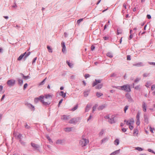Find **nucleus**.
I'll return each mask as SVG.
<instances>
[{
    "instance_id": "obj_50",
    "label": "nucleus",
    "mask_w": 155,
    "mask_h": 155,
    "mask_svg": "<svg viewBox=\"0 0 155 155\" xmlns=\"http://www.w3.org/2000/svg\"><path fill=\"white\" fill-rule=\"evenodd\" d=\"M140 78H137L135 80L134 82L135 83L138 82L140 80Z\"/></svg>"
},
{
    "instance_id": "obj_31",
    "label": "nucleus",
    "mask_w": 155,
    "mask_h": 155,
    "mask_svg": "<svg viewBox=\"0 0 155 155\" xmlns=\"http://www.w3.org/2000/svg\"><path fill=\"white\" fill-rule=\"evenodd\" d=\"M47 79V78H46L43 80L39 84V85H43L45 84V82L46 79Z\"/></svg>"
},
{
    "instance_id": "obj_55",
    "label": "nucleus",
    "mask_w": 155,
    "mask_h": 155,
    "mask_svg": "<svg viewBox=\"0 0 155 155\" xmlns=\"http://www.w3.org/2000/svg\"><path fill=\"white\" fill-rule=\"evenodd\" d=\"M134 88L135 89H136L137 90H138L140 89V86H139V85L137 86H136Z\"/></svg>"
},
{
    "instance_id": "obj_34",
    "label": "nucleus",
    "mask_w": 155,
    "mask_h": 155,
    "mask_svg": "<svg viewBox=\"0 0 155 155\" xmlns=\"http://www.w3.org/2000/svg\"><path fill=\"white\" fill-rule=\"evenodd\" d=\"M140 113L139 112H138L136 115L137 120H140Z\"/></svg>"
},
{
    "instance_id": "obj_23",
    "label": "nucleus",
    "mask_w": 155,
    "mask_h": 155,
    "mask_svg": "<svg viewBox=\"0 0 155 155\" xmlns=\"http://www.w3.org/2000/svg\"><path fill=\"white\" fill-rule=\"evenodd\" d=\"M103 84H98L97 86H96L95 87L96 89H100L102 88Z\"/></svg>"
},
{
    "instance_id": "obj_40",
    "label": "nucleus",
    "mask_w": 155,
    "mask_h": 155,
    "mask_svg": "<svg viewBox=\"0 0 155 155\" xmlns=\"http://www.w3.org/2000/svg\"><path fill=\"white\" fill-rule=\"evenodd\" d=\"M154 130L155 129L154 128H152L151 126L150 127V130L152 133H153V130Z\"/></svg>"
},
{
    "instance_id": "obj_36",
    "label": "nucleus",
    "mask_w": 155,
    "mask_h": 155,
    "mask_svg": "<svg viewBox=\"0 0 155 155\" xmlns=\"http://www.w3.org/2000/svg\"><path fill=\"white\" fill-rule=\"evenodd\" d=\"M63 142L62 140H58L56 141V143L57 144H61Z\"/></svg>"
},
{
    "instance_id": "obj_43",
    "label": "nucleus",
    "mask_w": 155,
    "mask_h": 155,
    "mask_svg": "<svg viewBox=\"0 0 155 155\" xmlns=\"http://www.w3.org/2000/svg\"><path fill=\"white\" fill-rule=\"evenodd\" d=\"M46 138L50 142H52L50 138V137L48 135H47L46 136Z\"/></svg>"
},
{
    "instance_id": "obj_27",
    "label": "nucleus",
    "mask_w": 155,
    "mask_h": 155,
    "mask_svg": "<svg viewBox=\"0 0 155 155\" xmlns=\"http://www.w3.org/2000/svg\"><path fill=\"white\" fill-rule=\"evenodd\" d=\"M66 63L70 68H71L72 67L73 64L72 63H70L68 61H67Z\"/></svg>"
},
{
    "instance_id": "obj_26",
    "label": "nucleus",
    "mask_w": 155,
    "mask_h": 155,
    "mask_svg": "<svg viewBox=\"0 0 155 155\" xmlns=\"http://www.w3.org/2000/svg\"><path fill=\"white\" fill-rule=\"evenodd\" d=\"M90 90H88L87 91H84V95L85 97H87L88 95L89 92H90Z\"/></svg>"
},
{
    "instance_id": "obj_58",
    "label": "nucleus",
    "mask_w": 155,
    "mask_h": 155,
    "mask_svg": "<svg viewBox=\"0 0 155 155\" xmlns=\"http://www.w3.org/2000/svg\"><path fill=\"white\" fill-rule=\"evenodd\" d=\"M36 59H37V57H35L34 58V59H33V60L32 61V64H33V63H35V62Z\"/></svg>"
},
{
    "instance_id": "obj_57",
    "label": "nucleus",
    "mask_w": 155,
    "mask_h": 155,
    "mask_svg": "<svg viewBox=\"0 0 155 155\" xmlns=\"http://www.w3.org/2000/svg\"><path fill=\"white\" fill-rule=\"evenodd\" d=\"M150 85V83L147 82L146 85V86L147 87H148Z\"/></svg>"
},
{
    "instance_id": "obj_16",
    "label": "nucleus",
    "mask_w": 155,
    "mask_h": 155,
    "mask_svg": "<svg viewBox=\"0 0 155 155\" xmlns=\"http://www.w3.org/2000/svg\"><path fill=\"white\" fill-rule=\"evenodd\" d=\"M106 105L105 104L100 106L97 108V109L99 110H101L104 108L106 107Z\"/></svg>"
},
{
    "instance_id": "obj_24",
    "label": "nucleus",
    "mask_w": 155,
    "mask_h": 155,
    "mask_svg": "<svg viewBox=\"0 0 155 155\" xmlns=\"http://www.w3.org/2000/svg\"><path fill=\"white\" fill-rule=\"evenodd\" d=\"M72 127H67L64 129V130L66 132H70L72 130Z\"/></svg>"
},
{
    "instance_id": "obj_44",
    "label": "nucleus",
    "mask_w": 155,
    "mask_h": 155,
    "mask_svg": "<svg viewBox=\"0 0 155 155\" xmlns=\"http://www.w3.org/2000/svg\"><path fill=\"white\" fill-rule=\"evenodd\" d=\"M39 101V99L38 98V97L35 98L34 99V102L35 103H38V102Z\"/></svg>"
},
{
    "instance_id": "obj_59",
    "label": "nucleus",
    "mask_w": 155,
    "mask_h": 155,
    "mask_svg": "<svg viewBox=\"0 0 155 155\" xmlns=\"http://www.w3.org/2000/svg\"><path fill=\"white\" fill-rule=\"evenodd\" d=\"M136 149L139 151H142L143 150V149L140 147H137L136 148Z\"/></svg>"
},
{
    "instance_id": "obj_10",
    "label": "nucleus",
    "mask_w": 155,
    "mask_h": 155,
    "mask_svg": "<svg viewBox=\"0 0 155 155\" xmlns=\"http://www.w3.org/2000/svg\"><path fill=\"white\" fill-rule=\"evenodd\" d=\"M71 117L70 115L67 116L65 115H63L61 117V119L67 120Z\"/></svg>"
},
{
    "instance_id": "obj_39",
    "label": "nucleus",
    "mask_w": 155,
    "mask_h": 155,
    "mask_svg": "<svg viewBox=\"0 0 155 155\" xmlns=\"http://www.w3.org/2000/svg\"><path fill=\"white\" fill-rule=\"evenodd\" d=\"M78 105L77 104L74 107L72 108V110L73 111H74L75 110H76L78 108Z\"/></svg>"
},
{
    "instance_id": "obj_51",
    "label": "nucleus",
    "mask_w": 155,
    "mask_h": 155,
    "mask_svg": "<svg viewBox=\"0 0 155 155\" xmlns=\"http://www.w3.org/2000/svg\"><path fill=\"white\" fill-rule=\"evenodd\" d=\"M136 124L137 126L139 125L140 124V120H137Z\"/></svg>"
},
{
    "instance_id": "obj_33",
    "label": "nucleus",
    "mask_w": 155,
    "mask_h": 155,
    "mask_svg": "<svg viewBox=\"0 0 155 155\" xmlns=\"http://www.w3.org/2000/svg\"><path fill=\"white\" fill-rule=\"evenodd\" d=\"M19 141L21 144L23 146H25L26 143L25 142L22 141L21 139L19 140Z\"/></svg>"
},
{
    "instance_id": "obj_4",
    "label": "nucleus",
    "mask_w": 155,
    "mask_h": 155,
    "mask_svg": "<svg viewBox=\"0 0 155 155\" xmlns=\"http://www.w3.org/2000/svg\"><path fill=\"white\" fill-rule=\"evenodd\" d=\"M88 143V140L85 138H82L79 142L80 145L82 147L86 146Z\"/></svg>"
},
{
    "instance_id": "obj_63",
    "label": "nucleus",
    "mask_w": 155,
    "mask_h": 155,
    "mask_svg": "<svg viewBox=\"0 0 155 155\" xmlns=\"http://www.w3.org/2000/svg\"><path fill=\"white\" fill-rule=\"evenodd\" d=\"M122 130L123 132H125L127 131V129L125 128H123L122 129Z\"/></svg>"
},
{
    "instance_id": "obj_35",
    "label": "nucleus",
    "mask_w": 155,
    "mask_h": 155,
    "mask_svg": "<svg viewBox=\"0 0 155 155\" xmlns=\"http://www.w3.org/2000/svg\"><path fill=\"white\" fill-rule=\"evenodd\" d=\"M107 55L110 58H112L113 57V55H112V54L110 53V52H108L107 54Z\"/></svg>"
},
{
    "instance_id": "obj_29",
    "label": "nucleus",
    "mask_w": 155,
    "mask_h": 155,
    "mask_svg": "<svg viewBox=\"0 0 155 155\" xmlns=\"http://www.w3.org/2000/svg\"><path fill=\"white\" fill-rule=\"evenodd\" d=\"M114 144H115L117 145L119 144V141L118 139H116L114 141Z\"/></svg>"
},
{
    "instance_id": "obj_9",
    "label": "nucleus",
    "mask_w": 155,
    "mask_h": 155,
    "mask_svg": "<svg viewBox=\"0 0 155 155\" xmlns=\"http://www.w3.org/2000/svg\"><path fill=\"white\" fill-rule=\"evenodd\" d=\"M15 137L16 138L21 139V138L22 136V135L18 133V134L14 132L13 133Z\"/></svg>"
},
{
    "instance_id": "obj_60",
    "label": "nucleus",
    "mask_w": 155,
    "mask_h": 155,
    "mask_svg": "<svg viewBox=\"0 0 155 155\" xmlns=\"http://www.w3.org/2000/svg\"><path fill=\"white\" fill-rule=\"evenodd\" d=\"M133 35L132 34H130V36H129V39L130 40V39L132 38H133Z\"/></svg>"
},
{
    "instance_id": "obj_20",
    "label": "nucleus",
    "mask_w": 155,
    "mask_h": 155,
    "mask_svg": "<svg viewBox=\"0 0 155 155\" xmlns=\"http://www.w3.org/2000/svg\"><path fill=\"white\" fill-rule=\"evenodd\" d=\"M17 81H18V84L20 85L21 86L22 85L23 83V81L22 79H21L19 78H18L17 79Z\"/></svg>"
},
{
    "instance_id": "obj_13",
    "label": "nucleus",
    "mask_w": 155,
    "mask_h": 155,
    "mask_svg": "<svg viewBox=\"0 0 155 155\" xmlns=\"http://www.w3.org/2000/svg\"><path fill=\"white\" fill-rule=\"evenodd\" d=\"M25 105H26L27 107H28L31 110H35L34 107L31 104H26Z\"/></svg>"
},
{
    "instance_id": "obj_42",
    "label": "nucleus",
    "mask_w": 155,
    "mask_h": 155,
    "mask_svg": "<svg viewBox=\"0 0 155 155\" xmlns=\"http://www.w3.org/2000/svg\"><path fill=\"white\" fill-rule=\"evenodd\" d=\"M128 107L129 106L128 105H126L124 109V111L125 113L126 112V110L128 109Z\"/></svg>"
},
{
    "instance_id": "obj_19",
    "label": "nucleus",
    "mask_w": 155,
    "mask_h": 155,
    "mask_svg": "<svg viewBox=\"0 0 155 155\" xmlns=\"http://www.w3.org/2000/svg\"><path fill=\"white\" fill-rule=\"evenodd\" d=\"M108 122L110 124H112L115 122L114 118L112 117L111 118H109L108 120Z\"/></svg>"
},
{
    "instance_id": "obj_2",
    "label": "nucleus",
    "mask_w": 155,
    "mask_h": 155,
    "mask_svg": "<svg viewBox=\"0 0 155 155\" xmlns=\"http://www.w3.org/2000/svg\"><path fill=\"white\" fill-rule=\"evenodd\" d=\"M120 89L127 92L131 91V88L129 84H126L120 87Z\"/></svg>"
},
{
    "instance_id": "obj_7",
    "label": "nucleus",
    "mask_w": 155,
    "mask_h": 155,
    "mask_svg": "<svg viewBox=\"0 0 155 155\" xmlns=\"http://www.w3.org/2000/svg\"><path fill=\"white\" fill-rule=\"evenodd\" d=\"M124 122H126V124L127 125H130L133 124L134 123V120L133 119H131L130 121L127 120H124Z\"/></svg>"
},
{
    "instance_id": "obj_54",
    "label": "nucleus",
    "mask_w": 155,
    "mask_h": 155,
    "mask_svg": "<svg viewBox=\"0 0 155 155\" xmlns=\"http://www.w3.org/2000/svg\"><path fill=\"white\" fill-rule=\"evenodd\" d=\"M95 48V47L93 45H92L91 47V50L92 51H93L94 49Z\"/></svg>"
},
{
    "instance_id": "obj_45",
    "label": "nucleus",
    "mask_w": 155,
    "mask_h": 155,
    "mask_svg": "<svg viewBox=\"0 0 155 155\" xmlns=\"http://www.w3.org/2000/svg\"><path fill=\"white\" fill-rule=\"evenodd\" d=\"M25 127L27 129H29L30 128V127L27 124H26Z\"/></svg>"
},
{
    "instance_id": "obj_15",
    "label": "nucleus",
    "mask_w": 155,
    "mask_h": 155,
    "mask_svg": "<svg viewBox=\"0 0 155 155\" xmlns=\"http://www.w3.org/2000/svg\"><path fill=\"white\" fill-rule=\"evenodd\" d=\"M146 107L147 105L145 103L143 102L142 103V108L143 111L144 112H146Z\"/></svg>"
},
{
    "instance_id": "obj_22",
    "label": "nucleus",
    "mask_w": 155,
    "mask_h": 155,
    "mask_svg": "<svg viewBox=\"0 0 155 155\" xmlns=\"http://www.w3.org/2000/svg\"><path fill=\"white\" fill-rule=\"evenodd\" d=\"M120 150L119 149L118 150H117L114 152H113L110 154V155H116L117 154L119 153Z\"/></svg>"
},
{
    "instance_id": "obj_3",
    "label": "nucleus",
    "mask_w": 155,
    "mask_h": 155,
    "mask_svg": "<svg viewBox=\"0 0 155 155\" xmlns=\"http://www.w3.org/2000/svg\"><path fill=\"white\" fill-rule=\"evenodd\" d=\"M30 52H28L27 53L25 52L21 54L18 58V60L20 61L23 58L25 60L26 58L30 54Z\"/></svg>"
},
{
    "instance_id": "obj_37",
    "label": "nucleus",
    "mask_w": 155,
    "mask_h": 155,
    "mask_svg": "<svg viewBox=\"0 0 155 155\" xmlns=\"http://www.w3.org/2000/svg\"><path fill=\"white\" fill-rule=\"evenodd\" d=\"M98 106V105L95 104L93 107V112L96 109L97 107Z\"/></svg>"
},
{
    "instance_id": "obj_62",
    "label": "nucleus",
    "mask_w": 155,
    "mask_h": 155,
    "mask_svg": "<svg viewBox=\"0 0 155 155\" xmlns=\"http://www.w3.org/2000/svg\"><path fill=\"white\" fill-rule=\"evenodd\" d=\"M147 18L150 19L151 18V16L150 15H147Z\"/></svg>"
},
{
    "instance_id": "obj_5",
    "label": "nucleus",
    "mask_w": 155,
    "mask_h": 155,
    "mask_svg": "<svg viewBox=\"0 0 155 155\" xmlns=\"http://www.w3.org/2000/svg\"><path fill=\"white\" fill-rule=\"evenodd\" d=\"M79 120V117L74 118L70 120L69 123L71 124H75L78 122Z\"/></svg>"
},
{
    "instance_id": "obj_6",
    "label": "nucleus",
    "mask_w": 155,
    "mask_h": 155,
    "mask_svg": "<svg viewBox=\"0 0 155 155\" xmlns=\"http://www.w3.org/2000/svg\"><path fill=\"white\" fill-rule=\"evenodd\" d=\"M15 81L14 79H10L8 80L7 82V84L9 87L14 86L15 84Z\"/></svg>"
},
{
    "instance_id": "obj_30",
    "label": "nucleus",
    "mask_w": 155,
    "mask_h": 155,
    "mask_svg": "<svg viewBox=\"0 0 155 155\" xmlns=\"http://www.w3.org/2000/svg\"><path fill=\"white\" fill-rule=\"evenodd\" d=\"M144 121L147 124H148V118L145 115H144Z\"/></svg>"
},
{
    "instance_id": "obj_56",
    "label": "nucleus",
    "mask_w": 155,
    "mask_h": 155,
    "mask_svg": "<svg viewBox=\"0 0 155 155\" xmlns=\"http://www.w3.org/2000/svg\"><path fill=\"white\" fill-rule=\"evenodd\" d=\"M155 88V85L154 84L152 85L151 86V90H153Z\"/></svg>"
},
{
    "instance_id": "obj_21",
    "label": "nucleus",
    "mask_w": 155,
    "mask_h": 155,
    "mask_svg": "<svg viewBox=\"0 0 155 155\" xmlns=\"http://www.w3.org/2000/svg\"><path fill=\"white\" fill-rule=\"evenodd\" d=\"M138 133V130L137 129L135 128L134 130L133 134L134 135L137 136Z\"/></svg>"
},
{
    "instance_id": "obj_61",
    "label": "nucleus",
    "mask_w": 155,
    "mask_h": 155,
    "mask_svg": "<svg viewBox=\"0 0 155 155\" xmlns=\"http://www.w3.org/2000/svg\"><path fill=\"white\" fill-rule=\"evenodd\" d=\"M149 74L144 73L143 74V76L144 77H146L147 76L149 75Z\"/></svg>"
},
{
    "instance_id": "obj_8",
    "label": "nucleus",
    "mask_w": 155,
    "mask_h": 155,
    "mask_svg": "<svg viewBox=\"0 0 155 155\" xmlns=\"http://www.w3.org/2000/svg\"><path fill=\"white\" fill-rule=\"evenodd\" d=\"M125 96L126 97V98L127 99L128 101H129L130 102L133 101V99L132 98L131 96L129 94H126Z\"/></svg>"
},
{
    "instance_id": "obj_38",
    "label": "nucleus",
    "mask_w": 155,
    "mask_h": 155,
    "mask_svg": "<svg viewBox=\"0 0 155 155\" xmlns=\"http://www.w3.org/2000/svg\"><path fill=\"white\" fill-rule=\"evenodd\" d=\"M108 140V138H105L104 139H103L102 140H101V142H102V143H104L106 141H107Z\"/></svg>"
},
{
    "instance_id": "obj_11",
    "label": "nucleus",
    "mask_w": 155,
    "mask_h": 155,
    "mask_svg": "<svg viewBox=\"0 0 155 155\" xmlns=\"http://www.w3.org/2000/svg\"><path fill=\"white\" fill-rule=\"evenodd\" d=\"M133 66H136L137 67H140L143 66V63L142 62H140L136 63L134 64H133Z\"/></svg>"
},
{
    "instance_id": "obj_14",
    "label": "nucleus",
    "mask_w": 155,
    "mask_h": 155,
    "mask_svg": "<svg viewBox=\"0 0 155 155\" xmlns=\"http://www.w3.org/2000/svg\"><path fill=\"white\" fill-rule=\"evenodd\" d=\"M31 145L32 147L35 150L37 149L39 147L38 145L34 143H31Z\"/></svg>"
},
{
    "instance_id": "obj_64",
    "label": "nucleus",
    "mask_w": 155,
    "mask_h": 155,
    "mask_svg": "<svg viewBox=\"0 0 155 155\" xmlns=\"http://www.w3.org/2000/svg\"><path fill=\"white\" fill-rule=\"evenodd\" d=\"M104 133V131L102 130H101V132L99 133V135L100 136H101Z\"/></svg>"
},
{
    "instance_id": "obj_17",
    "label": "nucleus",
    "mask_w": 155,
    "mask_h": 155,
    "mask_svg": "<svg viewBox=\"0 0 155 155\" xmlns=\"http://www.w3.org/2000/svg\"><path fill=\"white\" fill-rule=\"evenodd\" d=\"M61 45L62 47V51L63 52H64L65 51L66 48L65 45L64 43V42H62L61 43Z\"/></svg>"
},
{
    "instance_id": "obj_49",
    "label": "nucleus",
    "mask_w": 155,
    "mask_h": 155,
    "mask_svg": "<svg viewBox=\"0 0 155 155\" xmlns=\"http://www.w3.org/2000/svg\"><path fill=\"white\" fill-rule=\"evenodd\" d=\"M123 7L124 8L125 10L127 8V4L125 3H124L123 5Z\"/></svg>"
},
{
    "instance_id": "obj_12",
    "label": "nucleus",
    "mask_w": 155,
    "mask_h": 155,
    "mask_svg": "<svg viewBox=\"0 0 155 155\" xmlns=\"http://www.w3.org/2000/svg\"><path fill=\"white\" fill-rule=\"evenodd\" d=\"M101 82V80H95V81H94L93 83L92 86L94 87L98 83H100Z\"/></svg>"
},
{
    "instance_id": "obj_46",
    "label": "nucleus",
    "mask_w": 155,
    "mask_h": 155,
    "mask_svg": "<svg viewBox=\"0 0 155 155\" xmlns=\"http://www.w3.org/2000/svg\"><path fill=\"white\" fill-rule=\"evenodd\" d=\"M90 75L89 74H86L85 75V79H87V78L90 77Z\"/></svg>"
},
{
    "instance_id": "obj_1",
    "label": "nucleus",
    "mask_w": 155,
    "mask_h": 155,
    "mask_svg": "<svg viewBox=\"0 0 155 155\" xmlns=\"http://www.w3.org/2000/svg\"><path fill=\"white\" fill-rule=\"evenodd\" d=\"M53 96L52 94H45L44 96L43 95H41L38 98L39 99V101L41 102L43 105L47 106L51 104V101H45L44 100V98L46 99H48L51 101L52 100Z\"/></svg>"
},
{
    "instance_id": "obj_53",
    "label": "nucleus",
    "mask_w": 155,
    "mask_h": 155,
    "mask_svg": "<svg viewBox=\"0 0 155 155\" xmlns=\"http://www.w3.org/2000/svg\"><path fill=\"white\" fill-rule=\"evenodd\" d=\"M129 128L130 130H132L134 128V127L133 126L130 125L129 126Z\"/></svg>"
},
{
    "instance_id": "obj_52",
    "label": "nucleus",
    "mask_w": 155,
    "mask_h": 155,
    "mask_svg": "<svg viewBox=\"0 0 155 155\" xmlns=\"http://www.w3.org/2000/svg\"><path fill=\"white\" fill-rule=\"evenodd\" d=\"M127 60H131V57H130V55H128L127 56Z\"/></svg>"
},
{
    "instance_id": "obj_25",
    "label": "nucleus",
    "mask_w": 155,
    "mask_h": 155,
    "mask_svg": "<svg viewBox=\"0 0 155 155\" xmlns=\"http://www.w3.org/2000/svg\"><path fill=\"white\" fill-rule=\"evenodd\" d=\"M59 94L60 95L62 96L63 97H65L66 96V93H64L63 91H61L60 93Z\"/></svg>"
},
{
    "instance_id": "obj_28",
    "label": "nucleus",
    "mask_w": 155,
    "mask_h": 155,
    "mask_svg": "<svg viewBox=\"0 0 155 155\" xmlns=\"http://www.w3.org/2000/svg\"><path fill=\"white\" fill-rule=\"evenodd\" d=\"M96 95L98 97H100L103 96V94L102 93L97 92L96 93Z\"/></svg>"
},
{
    "instance_id": "obj_41",
    "label": "nucleus",
    "mask_w": 155,
    "mask_h": 155,
    "mask_svg": "<svg viewBox=\"0 0 155 155\" xmlns=\"http://www.w3.org/2000/svg\"><path fill=\"white\" fill-rule=\"evenodd\" d=\"M83 20V18H81L79 20H78L77 21V23L79 25L80 24V22L82 21Z\"/></svg>"
},
{
    "instance_id": "obj_32",
    "label": "nucleus",
    "mask_w": 155,
    "mask_h": 155,
    "mask_svg": "<svg viewBox=\"0 0 155 155\" xmlns=\"http://www.w3.org/2000/svg\"><path fill=\"white\" fill-rule=\"evenodd\" d=\"M47 49L48 50V51L49 52L52 53V49L51 48V47L49 46H47Z\"/></svg>"
},
{
    "instance_id": "obj_18",
    "label": "nucleus",
    "mask_w": 155,
    "mask_h": 155,
    "mask_svg": "<svg viewBox=\"0 0 155 155\" xmlns=\"http://www.w3.org/2000/svg\"><path fill=\"white\" fill-rule=\"evenodd\" d=\"M91 104H87V106L86 107V108H85V111L86 112H88L89 110H90V108L91 107Z\"/></svg>"
},
{
    "instance_id": "obj_48",
    "label": "nucleus",
    "mask_w": 155,
    "mask_h": 155,
    "mask_svg": "<svg viewBox=\"0 0 155 155\" xmlns=\"http://www.w3.org/2000/svg\"><path fill=\"white\" fill-rule=\"evenodd\" d=\"M27 86H28V84L27 83H26V84H25L24 85V87H23V89L24 90H25L26 88V87H27Z\"/></svg>"
},
{
    "instance_id": "obj_47",
    "label": "nucleus",
    "mask_w": 155,
    "mask_h": 155,
    "mask_svg": "<svg viewBox=\"0 0 155 155\" xmlns=\"http://www.w3.org/2000/svg\"><path fill=\"white\" fill-rule=\"evenodd\" d=\"M25 80H27V79L29 78V76H24V77L23 78Z\"/></svg>"
}]
</instances>
